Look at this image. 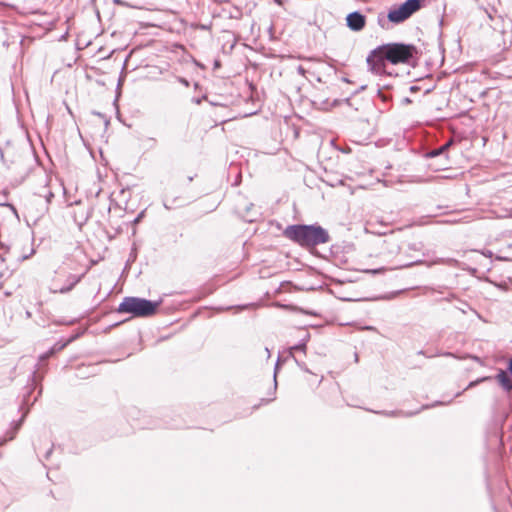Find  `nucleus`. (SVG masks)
Wrapping results in <instances>:
<instances>
[{
	"instance_id": "473e14b6",
	"label": "nucleus",
	"mask_w": 512,
	"mask_h": 512,
	"mask_svg": "<svg viewBox=\"0 0 512 512\" xmlns=\"http://www.w3.org/2000/svg\"><path fill=\"white\" fill-rule=\"evenodd\" d=\"M297 72H298L300 75L304 76V75L306 74V69H305L302 65H298V66H297Z\"/></svg>"
},
{
	"instance_id": "2eb2a0df",
	"label": "nucleus",
	"mask_w": 512,
	"mask_h": 512,
	"mask_svg": "<svg viewBox=\"0 0 512 512\" xmlns=\"http://www.w3.org/2000/svg\"><path fill=\"white\" fill-rule=\"evenodd\" d=\"M69 344L67 343V341H64V342H56L51 348L49 351H47L45 354L42 355L41 358H46L48 356H51V355H54L55 353L63 350L66 346H68Z\"/></svg>"
},
{
	"instance_id": "9d476101",
	"label": "nucleus",
	"mask_w": 512,
	"mask_h": 512,
	"mask_svg": "<svg viewBox=\"0 0 512 512\" xmlns=\"http://www.w3.org/2000/svg\"><path fill=\"white\" fill-rule=\"evenodd\" d=\"M322 181L331 187L344 185L345 177L337 172L325 171Z\"/></svg>"
},
{
	"instance_id": "aec40b11",
	"label": "nucleus",
	"mask_w": 512,
	"mask_h": 512,
	"mask_svg": "<svg viewBox=\"0 0 512 512\" xmlns=\"http://www.w3.org/2000/svg\"><path fill=\"white\" fill-rule=\"evenodd\" d=\"M409 250L420 252L423 249L422 242H415L408 245Z\"/></svg>"
},
{
	"instance_id": "1a4fd4ad",
	"label": "nucleus",
	"mask_w": 512,
	"mask_h": 512,
	"mask_svg": "<svg viewBox=\"0 0 512 512\" xmlns=\"http://www.w3.org/2000/svg\"><path fill=\"white\" fill-rule=\"evenodd\" d=\"M452 145H454V140L450 139V140L446 141L444 144H442L440 147L426 151L424 154V157L425 158H436V157L444 156L445 163L443 165H445L448 162V150Z\"/></svg>"
},
{
	"instance_id": "a19ab883",
	"label": "nucleus",
	"mask_w": 512,
	"mask_h": 512,
	"mask_svg": "<svg viewBox=\"0 0 512 512\" xmlns=\"http://www.w3.org/2000/svg\"><path fill=\"white\" fill-rule=\"evenodd\" d=\"M0 247H1V248H4V247H5V248H6V250H7V251H9V247H6L3 243H0Z\"/></svg>"
},
{
	"instance_id": "72a5a7b5",
	"label": "nucleus",
	"mask_w": 512,
	"mask_h": 512,
	"mask_svg": "<svg viewBox=\"0 0 512 512\" xmlns=\"http://www.w3.org/2000/svg\"><path fill=\"white\" fill-rule=\"evenodd\" d=\"M409 90H410V92L414 93V92L419 91L420 87L416 86V85H412V86H410Z\"/></svg>"
},
{
	"instance_id": "8fccbe9b",
	"label": "nucleus",
	"mask_w": 512,
	"mask_h": 512,
	"mask_svg": "<svg viewBox=\"0 0 512 512\" xmlns=\"http://www.w3.org/2000/svg\"><path fill=\"white\" fill-rule=\"evenodd\" d=\"M418 354L425 355L424 351H419Z\"/></svg>"
},
{
	"instance_id": "37998d69",
	"label": "nucleus",
	"mask_w": 512,
	"mask_h": 512,
	"mask_svg": "<svg viewBox=\"0 0 512 512\" xmlns=\"http://www.w3.org/2000/svg\"><path fill=\"white\" fill-rule=\"evenodd\" d=\"M253 207V204L251 203L249 206H247L246 211L248 212Z\"/></svg>"
},
{
	"instance_id": "f3484780",
	"label": "nucleus",
	"mask_w": 512,
	"mask_h": 512,
	"mask_svg": "<svg viewBox=\"0 0 512 512\" xmlns=\"http://www.w3.org/2000/svg\"><path fill=\"white\" fill-rule=\"evenodd\" d=\"M383 244H384L385 246H387L388 252H389L390 254L398 253V252H399V250H400L399 245H398V244H397V242H395L394 240H390V239H388V240H384V241H383Z\"/></svg>"
},
{
	"instance_id": "4be33fe9",
	"label": "nucleus",
	"mask_w": 512,
	"mask_h": 512,
	"mask_svg": "<svg viewBox=\"0 0 512 512\" xmlns=\"http://www.w3.org/2000/svg\"><path fill=\"white\" fill-rule=\"evenodd\" d=\"M296 365L301 369L303 370L304 372H307V373H311V371L308 369L307 365L305 364V362H302V361H299L296 357L292 358Z\"/></svg>"
},
{
	"instance_id": "49530a36",
	"label": "nucleus",
	"mask_w": 512,
	"mask_h": 512,
	"mask_svg": "<svg viewBox=\"0 0 512 512\" xmlns=\"http://www.w3.org/2000/svg\"><path fill=\"white\" fill-rule=\"evenodd\" d=\"M0 260L3 262L5 261V258L2 255H0Z\"/></svg>"
},
{
	"instance_id": "79ce46f5",
	"label": "nucleus",
	"mask_w": 512,
	"mask_h": 512,
	"mask_svg": "<svg viewBox=\"0 0 512 512\" xmlns=\"http://www.w3.org/2000/svg\"><path fill=\"white\" fill-rule=\"evenodd\" d=\"M199 86H200V85H199V83H198V82H195V83H194V88H195V89H198V88H199Z\"/></svg>"
},
{
	"instance_id": "de8ad7c7",
	"label": "nucleus",
	"mask_w": 512,
	"mask_h": 512,
	"mask_svg": "<svg viewBox=\"0 0 512 512\" xmlns=\"http://www.w3.org/2000/svg\"><path fill=\"white\" fill-rule=\"evenodd\" d=\"M349 151H350V148H348V149H344V150H343V152H345V153H347V152H349Z\"/></svg>"
},
{
	"instance_id": "f8f14e48",
	"label": "nucleus",
	"mask_w": 512,
	"mask_h": 512,
	"mask_svg": "<svg viewBox=\"0 0 512 512\" xmlns=\"http://www.w3.org/2000/svg\"><path fill=\"white\" fill-rule=\"evenodd\" d=\"M309 337H310V335L306 334V336L303 339H301L299 343L289 347L288 351H287L286 359L294 358L295 357V355H294L295 351H301V352L305 353L306 349H307V342L309 340Z\"/></svg>"
},
{
	"instance_id": "6e6552de",
	"label": "nucleus",
	"mask_w": 512,
	"mask_h": 512,
	"mask_svg": "<svg viewBox=\"0 0 512 512\" xmlns=\"http://www.w3.org/2000/svg\"><path fill=\"white\" fill-rule=\"evenodd\" d=\"M346 25L351 31L359 32L366 25V16L358 10L350 12L346 16Z\"/></svg>"
},
{
	"instance_id": "4c0bfd02",
	"label": "nucleus",
	"mask_w": 512,
	"mask_h": 512,
	"mask_svg": "<svg viewBox=\"0 0 512 512\" xmlns=\"http://www.w3.org/2000/svg\"><path fill=\"white\" fill-rule=\"evenodd\" d=\"M300 310H301L303 313H305V314H309V315H316V313H315V312L305 311V310H303V309H300Z\"/></svg>"
},
{
	"instance_id": "7c9ffc66",
	"label": "nucleus",
	"mask_w": 512,
	"mask_h": 512,
	"mask_svg": "<svg viewBox=\"0 0 512 512\" xmlns=\"http://www.w3.org/2000/svg\"><path fill=\"white\" fill-rule=\"evenodd\" d=\"M53 198H54V193L52 191H48V193L45 195L47 204L51 203Z\"/></svg>"
},
{
	"instance_id": "20e7f679",
	"label": "nucleus",
	"mask_w": 512,
	"mask_h": 512,
	"mask_svg": "<svg viewBox=\"0 0 512 512\" xmlns=\"http://www.w3.org/2000/svg\"><path fill=\"white\" fill-rule=\"evenodd\" d=\"M36 386H37L36 371H33L32 374L29 376V383L25 388L26 392L23 394L22 402L19 406L20 410L25 409V411L23 412V414L19 420L13 421L11 423V427L8 429L5 436L0 439V446L4 445L8 441H11L15 438L17 432L21 428V426L29 412L30 406H32L38 399V396H36L32 401L30 400L31 394L34 391V389L36 388Z\"/></svg>"
},
{
	"instance_id": "f704fd0d",
	"label": "nucleus",
	"mask_w": 512,
	"mask_h": 512,
	"mask_svg": "<svg viewBox=\"0 0 512 512\" xmlns=\"http://www.w3.org/2000/svg\"><path fill=\"white\" fill-rule=\"evenodd\" d=\"M166 427L167 428H173V429H176V428H179L180 426L177 425V424H166Z\"/></svg>"
},
{
	"instance_id": "58836bf2",
	"label": "nucleus",
	"mask_w": 512,
	"mask_h": 512,
	"mask_svg": "<svg viewBox=\"0 0 512 512\" xmlns=\"http://www.w3.org/2000/svg\"><path fill=\"white\" fill-rule=\"evenodd\" d=\"M209 104L212 105V106H218L219 104L216 103L215 101H211V100H208Z\"/></svg>"
},
{
	"instance_id": "f03ea898",
	"label": "nucleus",
	"mask_w": 512,
	"mask_h": 512,
	"mask_svg": "<svg viewBox=\"0 0 512 512\" xmlns=\"http://www.w3.org/2000/svg\"><path fill=\"white\" fill-rule=\"evenodd\" d=\"M282 235L284 238L307 250L316 248L331 240L328 230L319 223L291 224L283 230Z\"/></svg>"
},
{
	"instance_id": "a211bd4d",
	"label": "nucleus",
	"mask_w": 512,
	"mask_h": 512,
	"mask_svg": "<svg viewBox=\"0 0 512 512\" xmlns=\"http://www.w3.org/2000/svg\"><path fill=\"white\" fill-rule=\"evenodd\" d=\"M246 308V305H239V306H227V307H218L217 308V311L218 312H223V311H228V310H231V309H237V310H243Z\"/></svg>"
},
{
	"instance_id": "dca6fc26",
	"label": "nucleus",
	"mask_w": 512,
	"mask_h": 512,
	"mask_svg": "<svg viewBox=\"0 0 512 512\" xmlns=\"http://www.w3.org/2000/svg\"><path fill=\"white\" fill-rule=\"evenodd\" d=\"M410 260L406 262H401L397 265V268H409L415 265L423 264L424 261L422 259H414L412 256H409Z\"/></svg>"
},
{
	"instance_id": "a878e982",
	"label": "nucleus",
	"mask_w": 512,
	"mask_h": 512,
	"mask_svg": "<svg viewBox=\"0 0 512 512\" xmlns=\"http://www.w3.org/2000/svg\"><path fill=\"white\" fill-rule=\"evenodd\" d=\"M203 100L208 101V97H207V95H203V96H201V97H193V98H192V102H193V103H195V104H197V105L201 104V102H202Z\"/></svg>"
},
{
	"instance_id": "4468645a",
	"label": "nucleus",
	"mask_w": 512,
	"mask_h": 512,
	"mask_svg": "<svg viewBox=\"0 0 512 512\" xmlns=\"http://www.w3.org/2000/svg\"><path fill=\"white\" fill-rule=\"evenodd\" d=\"M81 277L82 276L71 275L68 279L69 284L61 287L59 290L60 293L64 294V293L71 291L74 288V286L81 280Z\"/></svg>"
},
{
	"instance_id": "39448f33",
	"label": "nucleus",
	"mask_w": 512,
	"mask_h": 512,
	"mask_svg": "<svg viewBox=\"0 0 512 512\" xmlns=\"http://www.w3.org/2000/svg\"><path fill=\"white\" fill-rule=\"evenodd\" d=\"M496 380L499 386L506 392H512V357L507 362L506 369H498L495 376H483L476 380L470 381L464 390L457 392L454 397L457 398L463 394L464 391L474 388L480 383Z\"/></svg>"
},
{
	"instance_id": "c85d7f7f",
	"label": "nucleus",
	"mask_w": 512,
	"mask_h": 512,
	"mask_svg": "<svg viewBox=\"0 0 512 512\" xmlns=\"http://www.w3.org/2000/svg\"><path fill=\"white\" fill-rule=\"evenodd\" d=\"M178 82L181 83L182 85H184L185 87H189L190 86V81L184 77H178Z\"/></svg>"
},
{
	"instance_id": "0eeeda50",
	"label": "nucleus",
	"mask_w": 512,
	"mask_h": 512,
	"mask_svg": "<svg viewBox=\"0 0 512 512\" xmlns=\"http://www.w3.org/2000/svg\"><path fill=\"white\" fill-rule=\"evenodd\" d=\"M452 402V399L448 400V401H435L434 403L432 404H425V405H422V407L415 411V412H403V411H398V410H392V411H376L375 413H378V414H381V415H384V416H387V417H397V416H405V417H411V416H414L416 414H418L420 411L422 410H426V409H429V408H433V407H436V406H441V405H448Z\"/></svg>"
},
{
	"instance_id": "ea45409f",
	"label": "nucleus",
	"mask_w": 512,
	"mask_h": 512,
	"mask_svg": "<svg viewBox=\"0 0 512 512\" xmlns=\"http://www.w3.org/2000/svg\"><path fill=\"white\" fill-rule=\"evenodd\" d=\"M342 81H343V82H346V83H349V82H350V81H349V79H348V78H346V77H342Z\"/></svg>"
},
{
	"instance_id": "a18cd8bd",
	"label": "nucleus",
	"mask_w": 512,
	"mask_h": 512,
	"mask_svg": "<svg viewBox=\"0 0 512 512\" xmlns=\"http://www.w3.org/2000/svg\"><path fill=\"white\" fill-rule=\"evenodd\" d=\"M41 393H42V387H40V389H39L38 396H40Z\"/></svg>"
},
{
	"instance_id": "5701e85b",
	"label": "nucleus",
	"mask_w": 512,
	"mask_h": 512,
	"mask_svg": "<svg viewBox=\"0 0 512 512\" xmlns=\"http://www.w3.org/2000/svg\"><path fill=\"white\" fill-rule=\"evenodd\" d=\"M83 334H84V330L78 331L77 333L71 335L66 341L68 344H70V343L74 342L75 340H77L79 337H81Z\"/></svg>"
},
{
	"instance_id": "09e8293b",
	"label": "nucleus",
	"mask_w": 512,
	"mask_h": 512,
	"mask_svg": "<svg viewBox=\"0 0 512 512\" xmlns=\"http://www.w3.org/2000/svg\"><path fill=\"white\" fill-rule=\"evenodd\" d=\"M192 180H193V177H192V176L188 177V181H189V182H191Z\"/></svg>"
},
{
	"instance_id": "2f4dec72",
	"label": "nucleus",
	"mask_w": 512,
	"mask_h": 512,
	"mask_svg": "<svg viewBox=\"0 0 512 512\" xmlns=\"http://www.w3.org/2000/svg\"><path fill=\"white\" fill-rule=\"evenodd\" d=\"M53 453V445L45 452L44 459L48 460Z\"/></svg>"
},
{
	"instance_id": "cd10ccee",
	"label": "nucleus",
	"mask_w": 512,
	"mask_h": 512,
	"mask_svg": "<svg viewBox=\"0 0 512 512\" xmlns=\"http://www.w3.org/2000/svg\"><path fill=\"white\" fill-rule=\"evenodd\" d=\"M113 3L115 5H119V6H123V7H132L131 4H129L128 2H126L124 0H113ZM133 8H135V6H133Z\"/></svg>"
},
{
	"instance_id": "c9c22d12",
	"label": "nucleus",
	"mask_w": 512,
	"mask_h": 512,
	"mask_svg": "<svg viewBox=\"0 0 512 512\" xmlns=\"http://www.w3.org/2000/svg\"><path fill=\"white\" fill-rule=\"evenodd\" d=\"M0 159L1 161L4 163L5 162V159H4V153H3V150L0 148Z\"/></svg>"
},
{
	"instance_id": "ddd939ff",
	"label": "nucleus",
	"mask_w": 512,
	"mask_h": 512,
	"mask_svg": "<svg viewBox=\"0 0 512 512\" xmlns=\"http://www.w3.org/2000/svg\"><path fill=\"white\" fill-rule=\"evenodd\" d=\"M163 206L167 210H172V209L184 206V203L181 202L180 198H178V197H175V198H172V199H167L166 198L163 201Z\"/></svg>"
},
{
	"instance_id": "6ab92c4d",
	"label": "nucleus",
	"mask_w": 512,
	"mask_h": 512,
	"mask_svg": "<svg viewBox=\"0 0 512 512\" xmlns=\"http://www.w3.org/2000/svg\"><path fill=\"white\" fill-rule=\"evenodd\" d=\"M281 358L278 357L276 363H275V367H274V389L276 390V387H277V380H276V375L281 367Z\"/></svg>"
},
{
	"instance_id": "c756f323",
	"label": "nucleus",
	"mask_w": 512,
	"mask_h": 512,
	"mask_svg": "<svg viewBox=\"0 0 512 512\" xmlns=\"http://www.w3.org/2000/svg\"><path fill=\"white\" fill-rule=\"evenodd\" d=\"M384 271H385L384 267L367 270V272L371 273V274H378V273H381V272H384Z\"/></svg>"
},
{
	"instance_id": "9b49d317",
	"label": "nucleus",
	"mask_w": 512,
	"mask_h": 512,
	"mask_svg": "<svg viewBox=\"0 0 512 512\" xmlns=\"http://www.w3.org/2000/svg\"><path fill=\"white\" fill-rule=\"evenodd\" d=\"M339 103H340V100H338V99H335V100H333L332 103H330L328 98H322L318 95H316L314 97V99L312 100V105L315 108L320 109V110H328L329 107L337 106V105H339Z\"/></svg>"
},
{
	"instance_id": "3c124183",
	"label": "nucleus",
	"mask_w": 512,
	"mask_h": 512,
	"mask_svg": "<svg viewBox=\"0 0 512 512\" xmlns=\"http://www.w3.org/2000/svg\"><path fill=\"white\" fill-rule=\"evenodd\" d=\"M355 361H358V354H355Z\"/></svg>"
},
{
	"instance_id": "393cba45",
	"label": "nucleus",
	"mask_w": 512,
	"mask_h": 512,
	"mask_svg": "<svg viewBox=\"0 0 512 512\" xmlns=\"http://www.w3.org/2000/svg\"><path fill=\"white\" fill-rule=\"evenodd\" d=\"M386 19H387V16L385 17L383 13H380L378 15V24L382 27V28H385V25H386Z\"/></svg>"
},
{
	"instance_id": "b1692460",
	"label": "nucleus",
	"mask_w": 512,
	"mask_h": 512,
	"mask_svg": "<svg viewBox=\"0 0 512 512\" xmlns=\"http://www.w3.org/2000/svg\"><path fill=\"white\" fill-rule=\"evenodd\" d=\"M0 206L8 207L11 210V212H13V214L17 218H19L17 209H16V207L13 204L6 202V203H1Z\"/></svg>"
},
{
	"instance_id": "7ed1b4c3",
	"label": "nucleus",
	"mask_w": 512,
	"mask_h": 512,
	"mask_svg": "<svg viewBox=\"0 0 512 512\" xmlns=\"http://www.w3.org/2000/svg\"><path fill=\"white\" fill-rule=\"evenodd\" d=\"M163 300H149L135 296H126L123 298L118 308L117 313L130 314L132 317L147 318L156 314L158 308Z\"/></svg>"
},
{
	"instance_id": "bb28decb",
	"label": "nucleus",
	"mask_w": 512,
	"mask_h": 512,
	"mask_svg": "<svg viewBox=\"0 0 512 512\" xmlns=\"http://www.w3.org/2000/svg\"><path fill=\"white\" fill-rule=\"evenodd\" d=\"M145 215V210H142L135 218L134 220L132 221V224L133 225H136L138 224L144 217Z\"/></svg>"
},
{
	"instance_id": "c03bdc74",
	"label": "nucleus",
	"mask_w": 512,
	"mask_h": 512,
	"mask_svg": "<svg viewBox=\"0 0 512 512\" xmlns=\"http://www.w3.org/2000/svg\"><path fill=\"white\" fill-rule=\"evenodd\" d=\"M443 22H444V20H443V18H441L440 21H439V26H442Z\"/></svg>"
},
{
	"instance_id": "423d86ee",
	"label": "nucleus",
	"mask_w": 512,
	"mask_h": 512,
	"mask_svg": "<svg viewBox=\"0 0 512 512\" xmlns=\"http://www.w3.org/2000/svg\"><path fill=\"white\" fill-rule=\"evenodd\" d=\"M426 0H405L401 4L393 5L387 13V20L393 24H400L420 10Z\"/></svg>"
},
{
	"instance_id": "e433bc0d",
	"label": "nucleus",
	"mask_w": 512,
	"mask_h": 512,
	"mask_svg": "<svg viewBox=\"0 0 512 512\" xmlns=\"http://www.w3.org/2000/svg\"><path fill=\"white\" fill-rule=\"evenodd\" d=\"M411 102H412V101H411V99H410V98H408V97H405V98L403 99V103H405V104H409V103H411Z\"/></svg>"
},
{
	"instance_id": "412c9836",
	"label": "nucleus",
	"mask_w": 512,
	"mask_h": 512,
	"mask_svg": "<svg viewBox=\"0 0 512 512\" xmlns=\"http://www.w3.org/2000/svg\"><path fill=\"white\" fill-rule=\"evenodd\" d=\"M389 87V85H384L382 88L378 87L377 89V94L383 101H387L389 99V97L383 92V89H388Z\"/></svg>"
},
{
	"instance_id": "f257e3e1",
	"label": "nucleus",
	"mask_w": 512,
	"mask_h": 512,
	"mask_svg": "<svg viewBox=\"0 0 512 512\" xmlns=\"http://www.w3.org/2000/svg\"><path fill=\"white\" fill-rule=\"evenodd\" d=\"M417 60L418 49L414 44L391 42L371 50L366 58V63L371 73L391 76L392 73L387 71V63L411 65L415 64Z\"/></svg>"
}]
</instances>
